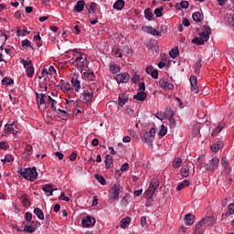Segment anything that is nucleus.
I'll use <instances>...</instances> for the list:
<instances>
[{
    "mask_svg": "<svg viewBox=\"0 0 234 234\" xmlns=\"http://www.w3.org/2000/svg\"><path fill=\"white\" fill-rule=\"evenodd\" d=\"M20 175L26 180H30V182H34L37 178V171L36 167L33 168H21Z\"/></svg>",
    "mask_w": 234,
    "mask_h": 234,
    "instance_id": "nucleus-1",
    "label": "nucleus"
},
{
    "mask_svg": "<svg viewBox=\"0 0 234 234\" xmlns=\"http://www.w3.org/2000/svg\"><path fill=\"white\" fill-rule=\"evenodd\" d=\"M20 62L24 65V69H26L27 78H33L35 69L32 60L30 58H27V60H25V58H22Z\"/></svg>",
    "mask_w": 234,
    "mask_h": 234,
    "instance_id": "nucleus-2",
    "label": "nucleus"
},
{
    "mask_svg": "<svg viewBox=\"0 0 234 234\" xmlns=\"http://www.w3.org/2000/svg\"><path fill=\"white\" fill-rule=\"evenodd\" d=\"M121 191L122 187H120V185L114 184L109 190V197L113 201L119 200Z\"/></svg>",
    "mask_w": 234,
    "mask_h": 234,
    "instance_id": "nucleus-3",
    "label": "nucleus"
},
{
    "mask_svg": "<svg viewBox=\"0 0 234 234\" xmlns=\"http://www.w3.org/2000/svg\"><path fill=\"white\" fill-rule=\"evenodd\" d=\"M220 159H218V157H214L205 165L206 170L210 172L217 171V169H218Z\"/></svg>",
    "mask_w": 234,
    "mask_h": 234,
    "instance_id": "nucleus-4",
    "label": "nucleus"
},
{
    "mask_svg": "<svg viewBox=\"0 0 234 234\" xmlns=\"http://www.w3.org/2000/svg\"><path fill=\"white\" fill-rule=\"evenodd\" d=\"M189 81H190L192 92L198 94L200 89L198 88V80L197 79V76L191 75Z\"/></svg>",
    "mask_w": 234,
    "mask_h": 234,
    "instance_id": "nucleus-5",
    "label": "nucleus"
},
{
    "mask_svg": "<svg viewBox=\"0 0 234 234\" xmlns=\"http://www.w3.org/2000/svg\"><path fill=\"white\" fill-rule=\"evenodd\" d=\"M94 92L91 89L86 90L82 93L84 103H92V98H94Z\"/></svg>",
    "mask_w": 234,
    "mask_h": 234,
    "instance_id": "nucleus-6",
    "label": "nucleus"
},
{
    "mask_svg": "<svg viewBox=\"0 0 234 234\" xmlns=\"http://www.w3.org/2000/svg\"><path fill=\"white\" fill-rule=\"evenodd\" d=\"M130 79H131V76L127 72L117 74L115 76V80L117 83H129Z\"/></svg>",
    "mask_w": 234,
    "mask_h": 234,
    "instance_id": "nucleus-7",
    "label": "nucleus"
},
{
    "mask_svg": "<svg viewBox=\"0 0 234 234\" xmlns=\"http://www.w3.org/2000/svg\"><path fill=\"white\" fill-rule=\"evenodd\" d=\"M200 37L204 38L205 41H209V36H211V27L207 26L202 27V31L199 32Z\"/></svg>",
    "mask_w": 234,
    "mask_h": 234,
    "instance_id": "nucleus-8",
    "label": "nucleus"
},
{
    "mask_svg": "<svg viewBox=\"0 0 234 234\" xmlns=\"http://www.w3.org/2000/svg\"><path fill=\"white\" fill-rule=\"evenodd\" d=\"M81 224L83 228H90L91 226H94V224H96V218L88 216L82 218Z\"/></svg>",
    "mask_w": 234,
    "mask_h": 234,
    "instance_id": "nucleus-9",
    "label": "nucleus"
},
{
    "mask_svg": "<svg viewBox=\"0 0 234 234\" xmlns=\"http://www.w3.org/2000/svg\"><path fill=\"white\" fill-rule=\"evenodd\" d=\"M201 221L203 222L204 226H206V228H211V226H215V217H207L202 218Z\"/></svg>",
    "mask_w": 234,
    "mask_h": 234,
    "instance_id": "nucleus-10",
    "label": "nucleus"
},
{
    "mask_svg": "<svg viewBox=\"0 0 234 234\" xmlns=\"http://www.w3.org/2000/svg\"><path fill=\"white\" fill-rule=\"evenodd\" d=\"M85 8V1H78L73 8L74 14H80L83 12V9Z\"/></svg>",
    "mask_w": 234,
    "mask_h": 234,
    "instance_id": "nucleus-11",
    "label": "nucleus"
},
{
    "mask_svg": "<svg viewBox=\"0 0 234 234\" xmlns=\"http://www.w3.org/2000/svg\"><path fill=\"white\" fill-rule=\"evenodd\" d=\"M42 191L46 193L47 197H52V195H54V186H52V185L46 184L42 186Z\"/></svg>",
    "mask_w": 234,
    "mask_h": 234,
    "instance_id": "nucleus-12",
    "label": "nucleus"
},
{
    "mask_svg": "<svg viewBox=\"0 0 234 234\" xmlns=\"http://www.w3.org/2000/svg\"><path fill=\"white\" fill-rule=\"evenodd\" d=\"M231 215H234V203H230L229 205L227 212L221 215V220H224L226 217H229Z\"/></svg>",
    "mask_w": 234,
    "mask_h": 234,
    "instance_id": "nucleus-13",
    "label": "nucleus"
},
{
    "mask_svg": "<svg viewBox=\"0 0 234 234\" xmlns=\"http://www.w3.org/2000/svg\"><path fill=\"white\" fill-rule=\"evenodd\" d=\"M86 8L89 14H96V12H98L99 5L98 4L91 2L86 5Z\"/></svg>",
    "mask_w": 234,
    "mask_h": 234,
    "instance_id": "nucleus-14",
    "label": "nucleus"
},
{
    "mask_svg": "<svg viewBox=\"0 0 234 234\" xmlns=\"http://www.w3.org/2000/svg\"><path fill=\"white\" fill-rule=\"evenodd\" d=\"M185 224L186 226H193L195 224V215L189 213L185 216Z\"/></svg>",
    "mask_w": 234,
    "mask_h": 234,
    "instance_id": "nucleus-15",
    "label": "nucleus"
},
{
    "mask_svg": "<svg viewBox=\"0 0 234 234\" xmlns=\"http://www.w3.org/2000/svg\"><path fill=\"white\" fill-rule=\"evenodd\" d=\"M223 147L224 143H222V141H218L210 146V149L213 153H218V151H220V149H222Z\"/></svg>",
    "mask_w": 234,
    "mask_h": 234,
    "instance_id": "nucleus-16",
    "label": "nucleus"
},
{
    "mask_svg": "<svg viewBox=\"0 0 234 234\" xmlns=\"http://www.w3.org/2000/svg\"><path fill=\"white\" fill-rule=\"evenodd\" d=\"M160 87L165 90H173L175 89V85L173 83L165 80L160 81Z\"/></svg>",
    "mask_w": 234,
    "mask_h": 234,
    "instance_id": "nucleus-17",
    "label": "nucleus"
},
{
    "mask_svg": "<svg viewBox=\"0 0 234 234\" xmlns=\"http://www.w3.org/2000/svg\"><path fill=\"white\" fill-rule=\"evenodd\" d=\"M118 101H119L120 107H123V105H125V103L129 101V96H127L124 93H121L119 94Z\"/></svg>",
    "mask_w": 234,
    "mask_h": 234,
    "instance_id": "nucleus-18",
    "label": "nucleus"
},
{
    "mask_svg": "<svg viewBox=\"0 0 234 234\" xmlns=\"http://www.w3.org/2000/svg\"><path fill=\"white\" fill-rule=\"evenodd\" d=\"M144 28L147 30L148 34H151L152 36H157V37H162V33H160V31L156 30L153 27L148 26Z\"/></svg>",
    "mask_w": 234,
    "mask_h": 234,
    "instance_id": "nucleus-19",
    "label": "nucleus"
},
{
    "mask_svg": "<svg viewBox=\"0 0 234 234\" xmlns=\"http://www.w3.org/2000/svg\"><path fill=\"white\" fill-rule=\"evenodd\" d=\"M133 99L137 100V101H145V100H147V93H145V91H139L133 96Z\"/></svg>",
    "mask_w": 234,
    "mask_h": 234,
    "instance_id": "nucleus-20",
    "label": "nucleus"
},
{
    "mask_svg": "<svg viewBox=\"0 0 234 234\" xmlns=\"http://www.w3.org/2000/svg\"><path fill=\"white\" fill-rule=\"evenodd\" d=\"M56 68H54V66H49V68L48 69H47V68H44L43 69H42V72H41V74H42V76H48V74H56Z\"/></svg>",
    "mask_w": 234,
    "mask_h": 234,
    "instance_id": "nucleus-21",
    "label": "nucleus"
},
{
    "mask_svg": "<svg viewBox=\"0 0 234 234\" xmlns=\"http://www.w3.org/2000/svg\"><path fill=\"white\" fill-rule=\"evenodd\" d=\"M159 186H160V182L158 181V179H152L148 189H151L154 193V191H156Z\"/></svg>",
    "mask_w": 234,
    "mask_h": 234,
    "instance_id": "nucleus-22",
    "label": "nucleus"
},
{
    "mask_svg": "<svg viewBox=\"0 0 234 234\" xmlns=\"http://www.w3.org/2000/svg\"><path fill=\"white\" fill-rule=\"evenodd\" d=\"M71 85L75 88V92H80V89H81V82L78 79L72 78Z\"/></svg>",
    "mask_w": 234,
    "mask_h": 234,
    "instance_id": "nucleus-23",
    "label": "nucleus"
},
{
    "mask_svg": "<svg viewBox=\"0 0 234 234\" xmlns=\"http://www.w3.org/2000/svg\"><path fill=\"white\" fill-rule=\"evenodd\" d=\"M30 34V31H28V29L27 27H23V29H21L20 27H16V36L17 37H21V36H27Z\"/></svg>",
    "mask_w": 234,
    "mask_h": 234,
    "instance_id": "nucleus-24",
    "label": "nucleus"
},
{
    "mask_svg": "<svg viewBox=\"0 0 234 234\" xmlns=\"http://www.w3.org/2000/svg\"><path fill=\"white\" fill-rule=\"evenodd\" d=\"M204 227V222L202 219L198 221V223L196 225L194 234H202L204 233L203 228Z\"/></svg>",
    "mask_w": 234,
    "mask_h": 234,
    "instance_id": "nucleus-25",
    "label": "nucleus"
},
{
    "mask_svg": "<svg viewBox=\"0 0 234 234\" xmlns=\"http://www.w3.org/2000/svg\"><path fill=\"white\" fill-rule=\"evenodd\" d=\"M34 214L37 217L39 220H45V214L43 213V210H41V208L35 207Z\"/></svg>",
    "mask_w": 234,
    "mask_h": 234,
    "instance_id": "nucleus-26",
    "label": "nucleus"
},
{
    "mask_svg": "<svg viewBox=\"0 0 234 234\" xmlns=\"http://www.w3.org/2000/svg\"><path fill=\"white\" fill-rule=\"evenodd\" d=\"M21 202L24 207H30V199H28V196L27 194L22 195Z\"/></svg>",
    "mask_w": 234,
    "mask_h": 234,
    "instance_id": "nucleus-27",
    "label": "nucleus"
},
{
    "mask_svg": "<svg viewBox=\"0 0 234 234\" xmlns=\"http://www.w3.org/2000/svg\"><path fill=\"white\" fill-rule=\"evenodd\" d=\"M180 173L184 178H187L189 176V165H186L182 166Z\"/></svg>",
    "mask_w": 234,
    "mask_h": 234,
    "instance_id": "nucleus-28",
    "label": "nucleus"
},
{
    "mask_svg": "<svg viewBox=\"0 0 234 234\" xmlns=\"http://www.w3.org/2000/svg\"><path fill=\"white\" fill-rule=\"evenodd\" d=\"M131 224V218L130 217H126L124 218H122L120 221V227L122 229L127 228V226H129Z\"/></svg>",
    "mask_w": 234,
    "mask_h": 234,
    "instance_id": "nucleus-29",
    "label": "nucleus"
},
{
    "mask_svg": "<svg viewBox=\"0 0 234 234\" xmlns=\"http://www.w3.org/2000/svg\"><path fill=\"white\" fill-rule=\"evenodd\" d=\"M84 78H87L89 81L94 82L96 81V75H94V72H84Z\"/></svg>",
    "mask_w": 234,
    "mask_h": 234,
    "instance_id": "nucleus-30",
    "label": "nucleus"
},
{
    "mask_svg": "<svg viewBox=\"0 0 234 234\" xmlns=\"http://www.w3.org/2000/svg\"><path fill=\"white\" fill-rule=\"evenodd\" d=\"M176 10H181V8H189V2L188 1H181L180 4L176 5Z\"/></svg>",
    "mask_w": 234,
    "mask_h": 234,
    "instance_id": "nucleus-31",
    "label": "nucleus"
},
{
    "mask_svg": "<svg viewBox=\"0 0 234 234\" xmlns=\"http://www.w3.org/2000/svg\"><path fill=\"white\" fill-rule=\"evenodd\" d=\"M123 6H125V2L124 1H116L113 4V8L115 10H123Z\"/></svg>",
    "mask_w": 234,
    "mask_h": 234,
    "instance_id": "nucleus-32",
    "label": "nucleus"
},
{
    "mask_svg": "<svg viewBox=\"0 0 234 234\" xmlns=\"http://www.w3.org/2000/svg\"><path fill=\"white\" fill-rule=\"evenodd\" d=\"M144 17L145 19H147L148 21H151V19H153V17H154V15L153 14V12L151 11V8L147 7L144 10Z\"/></svg>",
    "mask_w": 234,
    "mask_h": 234,
    "instance_id": "nucleus-33",
    "label": "nucleus"
},
{
    "mask_svg": "<svg viewBox=\"0 0 234 234\" xmlns=\"http://www.w3.org/2000/svg\"><path fill=\"white\" fill-rule=\"evenodd\" d=\"M224 127H226V123L221 122L219 123V125L212 132V136H217V134H218V133H220V131H222V129H224Z\"/></svg>",
    "mask_w": 234,
    "mask_h": 234,
    "instance_id": "nucleus-34",
    "label": "nucleus"
},
{
    "mask_svg": "<svg viewBox=\"0 0 234 234\" xmlns=\"http://www.w3.org/2000/svg\"><path fill=\"white\" fill-rule=\"evenodd\" d=\"M172 165H173L174 169H178V167H180V165H182V158L176 157L172 163Z\"/></svg>",
    "mask_w": 234,
    "mask_h": 234,
    "instance_id": "nucleus-35",
    "label": "nucleus"
},
{
    "mask_svg": "<svg viewBox=\"0 0 234 234\" xmlns=\"http://www.w3.org/2000/svg\"><path fill=\"white\" fill-rule=\"evenodd\" d=\"M189 184H190L189 180L185 179L183 182H181V183L177 186V187H176L177 191H182V189H184V187L189 186Z\"/></svg>",
    "mask_w": 234,
    "mask_h": 234,
    "instance_id": "nucleus-36",
    "label": "nucleus"
},
{
    "mask_svg": "<svg viewBox=\"0 0 234 234\" xmlns=\"http://www.w3.org/2000/svg\"><path fill=\"white\" fill-rule=\"evenodd\" d=\"M178 54H180V51L178 50V47L172 48L169 51V56L170 58H172L173 59H176V56H178Z\"/></svg>",
    "mask_w": 234,
    "mask_h": 234,
    "instance_id": "nucleus-37",
    "label": "nucleus"
},
{
    "mask_svg": "<svg viewBox=\"0 0 234 234\" xmlns=\"http://www.w3.org/2000/svg\"><path fill=\"white\" fill-rule=\"evenodd\" d=\"M111 165H112V155H106L105 158V167L106 169H110Z\"/></svg>",
    "mask_w": 234,
    "mask_h": 234,
    "instance_id": "nucleus-38",
    "label": "nucleus"
},
{
    "mask_svg": "<svg viewBox=\"0 0 234 234\" xmlns=\"http://www.w3.org/2000/svg\"><path fill=\"white\" fill-rule=\"evenodd\" d=\"M192 17L196 23H201L202 22V15L200 12H196L192 15Z\"/></svg>",
    "mask_w": 234,
    "mask_h": 234,
    "instance_id": "nucleus-39",
    "label": "nucleus"
},
{
    "mask_svg": "<svg viewBox=\"0 0 234 234\" xmlns=\"http://www.w3.org/2000/svg\"><path fill=\"white\" fill-rule=\"evenodd\" d=\"M207 41L202 38V37H196L193 40L192 43H195L196 45H204V43H207Z\"/></svg>",
    "mask_w": 234,
    "mask_h": 234,
    "instance_id": "nucleus-40",
    "label": "nucleus"
},
{
    "mask_svg": "<svg viewBox=\"0 0 234 234\" xmlns=\"http://www.w3.org/2000/svg\"><path fill=\"white\" fill-rule=\"evenodd\" d=\"M110 70H111V72H112V74H118V72H120L121 69H120V66H118L117 64H111Z\"/></svg>",
    "mask_w": 234,
    "mask_h": 234,
    "instance_id": "nucleus-41",
    "label": "nucleus"
},
{
    "mask_svg": "<svg viewBox=\"0 0 234 234\" xmlns=\"http://www.w3.org/2000/svg\"><path fill=\"white\" fill-rule=\"evenodd\" d=\"M22 47L23 48H32V50H34V47H32V42L28 39H25L22 41Z\"/></svg>",
    "mask_w": 234,
    "mask_h": 234,
    "instance_id": "nucleus-42",
    "label": "nucleus"
},
{
    "mask_svg": "<svg viewBox=\"0 0 234 234\" xmlns=\"http://www.w3.org/2000/svg\"><path fill=\"white\" fill-rule=\"evenodd\" d=\"M144 142H146V144H153V141L154 140V137L153 135L149 134L147 132L144 135Z\"/></svg>",
    "mask_w": 234,
    "mask_h": 234,
    "instance_id": "nucleus-43",
    "label": "nucleus"
},
{
    "mask_svg": "<svg viewBox=\"0 0 234 234\" xmlns=\"http://www.w3.org/2000/svg\"><path fill=\"white\" fill-rule=\"evenodd\" d=\"M95 178L96 180H98V183L101 184V186H105V184L107 183V181L105 180V177L98 174L95 175Z\"/></svg>",
    "mask_w": 234,
    "mask_h": 234,
    "instance_id": "nucleus-44",
    "label": "nucleus"
},
{
    "mask_svg": "<svg viewBox=\"0 0 234 234\" xmlns=\"http://www.w3.org/2000/svg\"><path fill=\"white\" fill-rule=\"evenodd\" d=\"M221 165L225 170L229 169V163L228 162V158L222 157L221 159Z\"/></svg>",
    "mask_w": 234,
    "mask_h": 234,
    "instance_id": "nucleus-45",
    "label": "nucleus"
},
{
    "mask_svg": "<svg viewBox=\"0 0 234 234\" xmlns=\"http://www.w3.org/2000/svg\"><path fill=\"white\" fill-rule=\"evenodd\" d=\"M13 83H14L13 79H8V78L5 77L2 80V85L10 86V85H13Z\"/></svg>",
    "mask_w": 234,
    "mask_h": 234,
    "instance_id": "nucleus-46",
    "label": "nucleus"
},
{
    "mask_svg": "<svg viewBox=\"0 0 234 234\" xmlns=\"http://www.w3.org/2000/svg\"><path fill=\"white\" fill-rule=\"evenodd\" d=\"M193 133L195 136H198L200 134V123H197L196 125H194Z\"/></svg>",
    "mask_w": 234,
    "mask_h": 234,
    "instance_id": "nucleus-47",
    "label": "nucleus"
},
{
    "mask_svg": "<svg viewBox=\"0 0 234 234\" xmlns=\"http://www.w3.org/2000/svg\"><path fill=\"white\" fill-rule=\"evenodd\" d=\"M34 39H35V41L37 43V47H38V48H39V47L43 46V44L41 43V36H39V34L35 35Z\"/></svg>",
    "mask_w": 234,
    "mask_h": 234,
    "instance_id": "nucleus-48",
    "label": "nucleus"
},
{
    "mask_svg": "<svg viewBox=\"0 0 234 234\" xmlns=\"http://www.w3.org/2000/svg\"><path fill=\"white\" fill-rule=\"evenodd\" d=\"M167 134V128H165V125L162 124L161 129L159 131V136H165Z\"/></svg>",
    "mask_w": 234,
    "mask_h": 234,
    "instance_id": "nucleus-49",
    "label": "nucleus"
},
{
    "mask_svg": "<svg viewBox=\"0 0 234 234\" xmlns=\"http://www.w3.org/2000/svg\"><path fill=\"white\" fill-rule=\"evenodd\" d=\"M164 7H158L154 9V14L156 16V17H162V16H164V13H162Z\"/></svg>",
    "mask_w": 234,
    "mask_h": 234,
    "instance_id": "nucleus-50",
    "label": "nucleus"
},
{
    "mask_svg": "<svg viewBox=\"0 0 234 234\" xmlns=\"http://www.w3.org/2000/svg\"><path fill=\"white\" fill-rule=\"evenodd\" d=\"M24 231H27V233H34V231H36V228L32 227L31 225H26Z\"/></svg>",
    "mask_w": 234,
    "mask_h": 234,
    "instance_id": "nucleus-51",
    "label": "nucleus"
},
{
    "mask_svg": "<svg viewBox=\"0 0 234 234\" xmlns=\"http://www.w3.org/2000/svg\"><path fill=\"white\" fill-rule=\"evenodd\" d=\"M204 156H200L198 157L197 161V167H198L199 169H202V165H204Z\"/></svg>",
    "mask_w": 234,
    "mask_h": 234,
    "instance_id": "nucleus-52",
    "label": "nucleus"
},
{
    "mask_svg": "<svg viewBox=\"0 0 234 234\" xmlns=\"http://www.w3.org/2000/svg\"><path fill=\"white\" fill-rule=\"evenodd\" d=\"M174 114L175 113L173 112V110H171L169 108L165 109V118L171 119V118H173Z\"/></svg>",
    "mask_w": 234,
    "mask_h": 234,
    "instance_id": "nucleus-53",
    "label": "nucleus"
},
{
    "mask_svg": "<svg viewBox=\"0 0 234 234\" xmlns=\"http://www.w3.org/2000/svg\"><path fill=\"white\" fill-rule=\"evenodd\" d=\"M153 195H154V192L151 188H148L144 193L145 198H153Z\"/></svg>",
    "mask_w": 234,
    "mask_h": 234,
    "instance_id": "nucleus-54",
    "label": "nucleus"
},
{
    "mask_svg": "<svg viewBox=\"0 0 234 234\" xmlns=\"http://www.w3.org/2000/svg\"><path fill=\"white\" fill-rule=\"evenodd\" d=\"M5 127V133H12L14 131V123H6Z\"/></svg>",
    "mask_w": 234,
    "mask_h": 234,
    "instance_id": "nucleus-55",
    "label": "nucleus"
},
{
    "mask_svg": "<svg viewBox=\"0 0 234 234\" xmlns=\"http://www.w3.org/2000/svg\"><path fill=\"white\" fill-rule=\"evenodd\" d=\"M227 23H228L229 27H231L232 28L234 27V15L229 16L228 17Z\"/></svg>",
    "mask_w": 234,
    "mask_h": 234,
    "instance_id": "nucleus-56",
    "label": "nucleus"
},
{
    "mask_svg": "<svg viewBox=\"0 0 234 234\" xmlns=\"http://www.w3.org/2000/svg\"><path fill=\"white\" fill-rule=\"evenodd\" d=\"M45 98H47V95L41 93L40 98L38 99L39 105H45V103H47V101H45Z\"/></svg>",
    "mask_w": 234,
    "mask_h": 234,
    "instance_id": "nucleus-57",
    "label": "nucleus"
},
{
    "mask_svg": "<svg viewBox=\"0 0 234 234\" xmlns=\"http://www.w3.org/2000/svg\"><path fill=\"white\" fill-rule=\"evenodd\" d=\"M169 125L172 129H175V127H176V119L175 118H170L169 119Z\"/></svg>",
    "mask_w": 234,
    "mask_h": 234,
    "instance_id": "nucleus-58",
    "label": "nucleus"
},
{
    "mask_svg": "<svg viewBox=\"0 0 234 234\" xmlns=\"http://www.w3.org/2000/svg\"><path fill=\"white\" fill-rule=\"evenodd\" d=\"M78 61H80L81 63L86 64V63H87V57L83 58V57L80 55V57H78V58L75 59V63H78Z\"/></svg>",
    "mask_w": 234,
    "mask_h": 234,
    "instance_id": "nucleus-59",
    "label": "nucleus"
},
{
    "mask_svg": "<svg viewBox=\"0 0 234 234\" xmlns=\"http://www.w3.org/2000/svg\"><path fill=\"white\" fill-rule=\"evenodd\" d=\"M25 152L28 156H30V154H32V145L27 144L25 148Z\"/></svg>",
    "mask_w": 234,
    "mask_h": 234,
    "instance_id": "nucleus-60",
    "label": "nucleus"
},
{
    "mask_svg": "<svg viewBox=\"0 0 234 234\" xmlns=\"http://www.w3.org/2000/svg\"><path fill=\"white\" fill-rule=\"evenodd\" d=\"M5 162H8V163L14 162V155H12V154H7L5 156Z\"/></svg>",
    "mask_w": 234,
    "mask_h": 234,
    "instance_id": "nucleus-61",
    "label": "nucleus"
},
{
    "mask_svg": "<svg viewBox=\"0 0 234 234\" xmlns=\"http://www.w3.org/2000/svg\"><path fill=\"white\" fill-rule=\"evenodd\" d=\"M138 87L140 92H145V82H139Z\"/></svg>",
    "mask_w": 234,
    "mask_h": 234,
    "instance_id": "nucleus-62",
    "label": "nucleus"
},
{
    "mask_svg": "<svg viewBox=\"0 0 234 234\" xmlns=\"http://www.w3.org/2000/svg\"><path fill=\"white\" fill-rule=\"evenodd\" d=\"M141 226L142 228H147V218L145 217L141 218Z\"/></svg>",
    "mask_w": 234,
    "mask_h": 234,
    "instance_id": "nucleus-63",
    "label": "nucleus"
},
{
    "mask_svg": "<svg viewBox=\"0 0 234 234\" xmlns=\"http://www.w3.org/2000/svg\"><path fill=\"white\" fill-rule=\"evenodd\" d=\"M155 117L158 119V120H164L165 118V113H162V112H157L155 114Z\"/></svg>",
    "mask_w": 234,
    "mask_h": 234,
    "instance_id": "nucleus-64",
    "label": "nucleus"
}]
</instances>
